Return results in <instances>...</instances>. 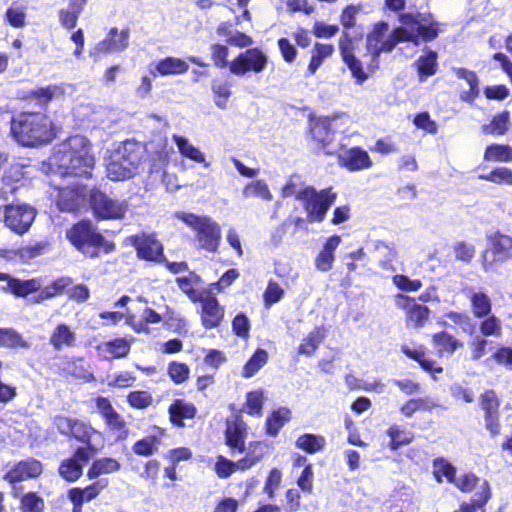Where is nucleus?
Masks as SVG:
<instances>
[{
  "instance_id": "nucleus-1",
  "label": "nucleus",
  "mask_w": 512,
  "mask_h": 512,
  "mask_svg": "<svg viewBox=\"0 0 512 512\" xmlns=\"http://www.w3.org/2000/svg\"><path fill=\"white\" fill-rule=\"evenodd\" d=\"M10 132L17 143L24 147H40L57 137L52 119L41 111H22L10 121Z\"/></svg>"
},
{
  "instance_id": "nucleus-2",
  "label": "nucleus",
  "mask_w": 512,
  "mask_h": 512,
  "mask_svg": "<svg viewBox=\"0 0 512 512\" xmlns=\"http://www.w3.org/2000/svg\"><path fill=\"white\" fill-rule=\"evenodd\" d=\"M57 164L66 175L91 178L95 157L88 138L79 134L68 137L63 149L58 152Z\"/></svg>"
},
{
  "instance_id": "nucleus-3",
  "label": "nucleus",
  "mask_w": 512,
  "mask_h": 512,
  "mask_svg": "<svg viewBox=\"0 0 512 512\" xmlns=\"http://www.w3.org/2000/svg\"><path fill=\"white\" fill-rule=\"evenodd\" d=\"M65 235L69 243L86 258L95 259L116 249V244L108 240L90 219L75 222Z\"/></svg>"
},
{
  "instance_id": "nucleus-4",
  "label": "nucleus",
  "mask_w": 512,
  "mask_h": 512,
  "mask_svg": "<svg viewBox=\"0 0 512 512\" xmlns=\"http://www.w3.org/2000/svg\"><path fill=\"white\" fill-rule=\"evenodd\" d=\"M398 20L401 25L396 27V34L401 43L418 45L420 42H432L442 32V24L430 12H403Z\"/></svg>"
},
{
  "instance_id": "nucleus-5",
  "label": "nucleus",
  "mask_w": 512,
  "mask_h": 512,
  "mask_svg": "<svg viewBox=\"0 0 512 512\" xmlns=\"http://www.w3.org/2000/svg\"><path fill=\"white\" fill-rule=\"evenodd\" d=\"M145 158L143 145L136 140H125L117 148L114 158L107 165V177L124 181L139 173Z\"/></svg>"
},
{
  "instance_id": "nucleus-6",
  "label": "nucleus",
  "mask_w": 512,
  "mask_h": 512,
  "mask_svg": "<svg viewBox=\"0 0 512 512\" xmlns=\"http://www.w3.org/2000/svg\"><path fill=\"white\" fill-rule=\"evenodd\" d=\"M177 219L181 220L194 231L197 248L209 253H216L222 240L221 226L208 215L179 212Z\"/></svg>"
},
{
  "instance_id": "nucleus-7",
  "label": "nucleus",
  "mask_w": 512,
  "mask_h": 512,
  "mask_svg": "<svg viewBox=\"0 0 512 512\" xmlns=\"http://www.w3.org/2000/svg\"><path fill=\"white\" fill-rule=\"evenodd\" d=\"M336 198L337 193L331 186L318 190L309 185L298 190L295 194V199L301 202L307 214L309 224L322 223Z\"/></svg>"
},
{
  "instance_id": "nucleus-8",
  "label": "nucleus",
  "mask_w": 512,
  "mask_h": 512,
  "mask_svg": "<svg viewBox=\"0 0 512 512\" xmlns=\"http://www.w3.org/2000/svg\"><path fill=\"white\" fill-rule=\"evenodd\" d=\"M54 425L61 435L82 444L76 448H88V453L94 455L99 452V448L93 445L92 440L95 435H101V432L94 428L89 421L57 415L54 418Z\"/></svg>"
},
{
  "instance_id": "nucleus-9",
  "label": "nucleus",
  "mask_w": 512,
  "mask_h": 512,
  "mask_svg": "<svg viewBox=\"0 0 512 512\" xmlns=\"http://www.w3.org/2000/svg\"><path fill=\"white\" fill-rule=\"evenodd\" d=\"M487 247L480 254L484 272H496L498 265L512 260V236L496 230L486 235Z\"/></svg>"
},
{
  "instance_id": "nucleus-10",
  "label": "nucleus",
  "mask_w": 512,
  "mask_h": 512,
  "mask_svg": "<svg viewBox=\"0 0 512 512\" xmlns=\"http://www.w3.org/2000/svg\"><path fill=\"white\" fill-rule=\"evenodd\" d=\"M88 204L97 221L122 220L127 212L124 201L110 197L97 186L89 190Z\"/></svg>"
},
{
  "instance_id": "nucleus-11",
  "label": "nucleus",
  "mask_w": 512,
  "mask_h": 512,
  "mask_svg": "<svg viewBox=\"0 0 512 512\" xmlns=\"http://www.w3.org/2000/svg\"><path fill=\"white\" fill-rule=\"evenodd\" d=\"M127 245L134 248L140 261L159 264L165 260V248L156 232H139L129 235L125 240Z\"/></svg>"
},
{
  "instance_id": "nucleus-12",
  "label": "nucleus",
  "mask_w": 512,
  "mask_h": 512,
  "mask_svg": "<svg viewBox=\"0 0 512 512\" xmlns=\"http://www.w3.org/2000/svg\"><path fill=\"white\" fill-rule=\"evenodd\" d=\"M97 412L101 416L107 431L114 436L115 441H124L129 436L128 423L113 407L111 401L104 396L94 399Z\"/></svg>"
},
{
  "instance_id": "nucleus-13",
  "label": "nucleus",
  "mask_w": 512,
  "mask_h": 512,
  "mask_svg": "<svg viewBox=\"0 0 512 512\" xmlns=\"http://www.w3.org/2000/svg\"><path fill=\"white\" fill-rule=\"evenodd\" d=\"M478 405L483 412L485 429L494 438L501 435V399L494 389H486L479 395Z\"/></svg>"
},
{
  "instance_id": "nucleus-14",
  "label": "nucleus",
  "mask_w": 512,
  "mask_h": 512,
  "mask_svg": "<svg viewBox=\"0 0 512 512\" xmlns=\"http://www.w3.org/2000/svg\"><path fill=\"white\" fill-rule=\"evenodd\" d=\"M268 64V56L259 47L248 48L240 52L230 61L229 71L236 76H244L247 73L259 74Z\"/></svg>"
},
{
  "instance_id": "nucleus-15",
  "label": "nucleus",
  "mask_w": 512,
  "mask_h": 512,
  "mask_svg": "<svg viewBox=\"0 0 512 512\" xmlns=\"http://www.w3.org/2000/svg\"><path fill=\"white\" fill-rule=\"evenodd\" d=\"M4 224L17 235H23L31 228L37 211L28 204H8L4 206Z\"/></svg>"
},
{
  "instance_id": "nucleus-16",
  "label": "nucleus",
  "mask_w": 512,
  "mask_h": 512,
  "mask_svg": "<svg viewBox=\"0 0 512 512\" xmlns=\"http://www.w3.org/2000/svg\"><path fill=\"white\" fill-rule=\"evenodd\" d=\"M397 307L404 312L405 324L408 328L421 329L429 322L431 310L428 306L417 302L416 298L398 294Z\"/></svg>"
},
{
  "instance_id": "nucleus-17",
  "label": "nucleus",
  "mask_w": 512,
  "mask_h": 512,
  "mask_svg": "<svg viewBox=\"0 0 512 512\" xmlns=\"http://www.w3.org/2000/svg\"><path fill=\"white\" fill-rule=\"evenodd\" d=\"M388 28L387 22L379 21L373 26L372 31L367 34L366 47L375 60L378 59L381 53H389L393 51L398 43H401L396 34V27L389 37L384 39Z\"/></svg>"
},
{
  "instance_id": "nucleus-18",
  "label": "nucleus",
  "mask_w": 512,
  "mask_h": 512,
  "mask_svg": "<svg viewBox=\"0 0 512 512\" xmlns=\"http://www.w3.org/2000/svg\"><path fill=\"white\" fill-rule=\"evenodd\" d=\"M43 472L44 464L34 457H28L14 463L10 469L3 474L2 479L9 485L14 486L24 481L36 480L41 477Z\"/></svg>"
},
{
  "instance_id": "nucleus-19",
  "label": "nucleus",
  "mask_w": 512,
  "mask_h": 512,
  "mask_svg": "<svg viewBox=\"0 0 512 512\" xmlns=\"http://www.w3.org/2000/svg\"><path fill=\"white\" fill-rule=\"evenodd\" d=\"M309 137L317 151L331 156L333 151L328 147L334 140V131L329 117H311L309 120Z\"/></svg>"
},
{
  "instance_id": "nucleus-20",
  "label": "nucleus",
  "mask_w": 512,
  "mask_h": 512,
  "mask_svg": "<svg viewBox=\"0 0 512 512\" xmlns=\"http://www.w3.org/2000/svg\"><path fill=\"white\" fill-rule=\"evenodd\" d=\"M88 448H75L72 455L63 459L58 466V474L68 483L78 481L83 475L84 466L94 457Z\"/></svg>"
},
{
  "instance_id": "nucleus-21",
  "label": "nucleus",
  "mask_w": 512,
  "mask_h": 512,
  "mask_svg": "<svg viewBox=\"0 0 512 512\" xmlns=\"http://www.w3.org/2000/svg\"><path fill=\"white\" fill-rule=\"evenodd\" d=\"M87 185L76 183L61 187L57 196V207L62 212H78L88 200Z\"/></svg>"
},
{
  "instance_id": "nucleus-22",
  "label": "nucleus",
  "mask_w": 512,
  "mask_h": 512,
  "mask_svg": "<svg viewBox=\"0 0 512 512\" xmlns=\"http://www.w3.org/2000/svg\"><path fill=\"white\" fill-rule=\"evenodd\" d=\"M109 485L107 478L93 480L85 487H73L67 491V498L72 504V512H82L83 505L95 500Z\"/></svg>"
},
{
  "instance_id": "nucleus-23",
  "label": "nucleus",
  "mask_w": 512,
  "mask_h": 512,
  "mask_svg": "<svg viewBox=\"0 0 512 512\" xmlns=\"http://www.w3.org/2000/svg\"><path fill=\"white\" fill-rule=\"evenodd\" d=\"M248 425L241 416L236 415L231 421L226 422L224 430L225 445L232 453H244L246 449V438Z\"/></svg>"
},
{
  "instance_id": "nucleus-24",
  "label": "nucleus",
  "mask_w": 512,
  "mask_h": 512,
  "mask_svg": "<svg viewBox=\"0 0 512 512\" xmlns=\"http://www.w3.org/2000/svg\"><path fill=\"white\" fill-rule=\"evenodd\" d=\"M337 163L340 167L350 171L367 170L374 163L368 152L361 146H353L337 154Z\"/></svg>"
},
{
  "instance_id": "nucleus-25",
  "label": "nucleus",
  "mask_w": 512,
  "mask_h": 512,
  "mask_svg": "<svg viewBox=\"0 0 512 512\" xmlns=\"http://www.w3.org/2000/svg\"><path fill=\"white\" fill-rule=\"evenodd\" d=\"M0 281L6 282L1 290L16 298H26L40 289L39 278L20 279L8 273L0 272Z\"/></svg>"
},
{
  "instance_id": "nucleus-26",
  "label": "nucleus",
  "mask_w": 512,
  "mask_h": 512,
  "mask_svg": "<svg viewBox=\"0 0 512 512\" xmlns=\"http://www.w3.org/2000/svg\"><path fill=\"white\" fill-rule=\"evenodd\" d=\"M400 351L407 358L418 363L419 367L431 376L441 374L444 371V368L438 364L437 361L428 356V349L423 344H419L416 347H410L407 344H402Z\"/></svg>"
},
{
  "instance_id": "nucleus-27",
  "label": "nucleus",
  "mask_w": 512,
  "mask_h": 512,
  "mask_svg": "<svg viewBox=\"0 0 512 512\" xmlns=\"http://www.w3.org/2000/svg\"><path fill=\"white\" fill-rule=\"evenodd\" d=\"M168 418L173 427L184 428L185 420L196 418L198 409L193 402L184 398H175L167 408Z\"/></svg>"
},
{
  "instance_id": "nucleus-28",
  "label": "nucleus",
  "mask_w": 512,
  "mask_h": 512,
  "mask_svg": "<svg viewBox=\"0 0 512 512\" xmlns=\"http://www.w3.org/2000/svg\"><path fill=\"white\" fill-rule=\"evenodd\" d=\"M201 324L205 329H214L218 327L224 318V308L219 304L215 296L208 295L201 297Z\"/></svg>"
},
{
  "instance_id": "nucleus-29",
  "label": "nucleus",
  "mask_w": 512,
  "mask_h": 512,
  "mask_svg": "<svg viewBox=\"0 0 512 512\" xmlns=\"http://www.w3.org/2000/svg\"><path fill=\"white\" fill-rule=\"evenodd\" d=\"M129 29H123L120 33L116 27L111 28L107 36L95 46V54L105 55L111 52H120L128 47Z\"/></svg>"
},
{
  "instance_id": "nucleus-30",
  "label": "nucleus",
  "mask_w": 512,
  "mask_h": 512,
  "mask_svg": "<svg viewBox=\"0 0 512 512\" xmlns=\"http://www.w3.org/2000/svg\"><path fill=\"white\" fill-rule=\"evenodd\" d=\"M95 349L104 359H121L129 355L131 342L124 337H117L109 341L101 342Z\"/></svg>"
},
{
  "instance_id": "nucleus-31",
  "label": "nucleus",
  "mask_w": 512,
  "mask_h": 512,
  "mask_svg": "<svg viewBox=\"0 0 512 512\" xmlns=\"http://www.w3.org/2000/svg\"><path fill=\"white\" fill-rule=\"evenodd\" d=\"M341 243L339 235L329 236L322 245L321 250L316 255L314 264L317 270L327 272L332 269L335 261V251Z\"/></svg>"
},
{
  "instance_id": "nucleus-32",
  "label": "nucleus",
  "mask_w": 512,
  "mask_h": 512,
  "mask_svg": "<svg viewBox=\"0 0 512 512\" xmlns=\"http://www.w3.org/2000/svg\"><path fill=\"white\" fill-rule=\"evenodd\" d=\"M452 72L458 79L465 80L469 85L468 90L460 93V100L468 104H473L480 94L479 78L477 73L464 67H453Z\"/></svg>"
},
{
  "instance_id": "nucleus-33",
  "label": "nucleus",
  "mask_w": 512,
  "mask_h": 512,
  "mask_svg": "<svg viewBox=\"0 0 512 512\" xmlns=\"http://www.w3.org/2000/svg\"><path fill=\"white\" fill-rule=\"evenodd\" d=\"M65 95L63 84H50L29 90L24 95L25 100L34 101L41 107H46L52 100Z\"/></svg>"
},
{
  "instance_id": "nucleus-34",
  "label": "nucleus",
  "mask_w": 512,
  "mask_h": 512,
  "mask_svg": "<svg viewBox=\"0 0 512 512\" xmlns=\"http://www.w3.org/2000/svg\"><path fill=\"white\" fill-rule=\"evenodd\" d=\"M141 317L142 319H138L134 313L129 311L126 313V324L138 334H149L150 328L148 324H157L162 321V316L151 307H145Z\"/></svg>"
},
{
  "instance_id": "nucleus-35",
  "label": "nucleus",
  "mask_w": 512,
  "mask_h": 512,
  "mask_svg": "<svg viewBox=\"0 0 512 512\" xmlns=\"http://www.w3.org/2000/svg\"><path fill=\"white\" fill-rule=\"evenodd\" d=\"M152 429L156 434L139 439L132 445V451L135 455L149 457L158 451L161 439L166 436V429L159 426H153Z\"/></svg>"
},
{
  "instance_id": "nucleus-36",
  "label": "nucleus",
  "mask_w": 512,
  "mask_h": 512,
  "mask_svg": "<svg viewBox=\"0 0 512 512\" xmlns=\"http://www.w3.org/2000/svg\"><path fill=\"white\" fill-rule=\"evenodd\" d=\"M49 344L55 351L74 347L76 345V333L68 324L59 323L50 334Z\"/></svg>"
},
{
  "instance_id": "nucleus-37",
  "label": "nucleus",
  "mask_w": 512,
  "mask_h": 512,
  "mask_svg": "<svg viewBox=\"0 0 512 512\" xmlns=\"http://www.w3.org/2000/svg\"><path fill=\"white\" fill-rule=\"evenodd\" d=\"M268 453V445L265 441H250L245 449V455L238 459L240 471H245L260 462Z\"/></svg>"
},
{
  "instance_id": "nucleus-38",
  "label": "nucleus",
  "mask_w": 512,
  "mask_h": 512,
  "mask_svg": "<svg viewBox=\"0 0 512 512\" xmlns=\"http://www.w3.org/2000/svg\"><path fill=\"white\" fill-rule=\"evenodd\" d=\"M121 463L112 457H101L94 459L86 472L89 480L101 479V475L116 473L121 469Z\"/></svg>"
},
{
  "instance_id": "nucleus-39",
  "label": "nucleus",
  "mask_w": 512,
  "mask_h": 512,
  "mask_svg": "<svg viewBox=\"0 0 512 512\" xmlns=\"http://www.w3.org/2000/svg\"><path fill=\"white\" fill-rule=\"evenodd\" d=\"M291 418L292 412L287 407L282 406L273 410L265 420V433L270 437H276Z\"/></svg>"
},
{
  "instance_id": "nucleus-40",
  "label": "nucleus",
  "mask_w": 512,
  "mask_h": 512,
  "mask_svg": "<svg viewBox=\"0 0 512 512\" xmlns=\"http://www.w3.org/2000/svg\"><path fill=\"white\" fill-rule=\"evenodd\" d=\"M189 70V64L182 58L167 56L155 65L154 76L182 75Z\"/></svg>"
},
{
  "instance_id": "nucleus-41",
  "label": "nucleus",
  "mask_w": 512,
  "mask_h": 512,
  "mask_svg": "<svg viewBox=\"0 0 512 512\" xmlns=\"http://www.w3.org/2000/svg\"><path fill=\"white\" fill-rule=\"evenodd\" d=\"M440 405L428 396L408 398L399 408L400 413L411 418L417 412H432Z\"/></svg>"
},
{
  "instance_id": "nucleus-42",
  "label": "nucleus",
  "mask_w": 512,
  "mask_h": 512,
  "mask_svg": "<svg viewBox=\"0 0 512 512\" xmlns=\"http://www.w3.org/2000/svg\"><path fill=\"white\" fill-rule=\"evenodd\" d=\"M335 51L332 43L315 42L311 50L310 60L306 70V76H313L324 60L331 57Z\"/></svg>"
},
{
  "instance_id": "nucleus-43",
  "label": "nucleus",
  "mask_w": 512,
  "mask_h": 512,
  "mask_svg": "<svg viewBox=\"0 0 512 512\" xmlns=\"http://www.w3.org/2000/svg\"><path fill=\"white\" fill-rule=\"evenodd\" d=\"M415 67L420 81L426 80L436 74L438 69V54L436 51L428 49L420 55L415 61Z\"/></svg>"
},
{
  "instance_id": "nucleus-44",
  "label": "nucleus",
  "mask_w": 512,
  "mask_h": 512,
  "mask_svg": "<svg viewBox=\"0 0 512 512\" xmlns=\"http://www.w3.org/2000/svg\"><path fill=\"white\" fill-rule=\"evenodd\" d=\"M432 344L437 348V354L452 355L457 349L463 347V343L447 331H439L431 336Z\"/></svg>"
},
{
  "instance_id": "nucleus-45",
  "label": "nucleus",
  "mask_w": 512,
  "mask_h": 512,
  "mask_svg": "<svg viewBox=\"0 0 512 512\" xmlns=\"http://www.w3.org/2000/svg\"><path fill=\"white\" fill-rule=\"evenodd\" d=\"M326 329L324 326H317L303 338L298 346L297 352L300 355L312 356L317 351L320 344L325 340Z\"/></svg>"
},
{
  "instance_id": "nucleus-46",
  "label": "nucleus",
  "mask_w": 512,
  "mask_h": 512,
  "mask_svg": "<svg viewBox=\"0 0 512 512\" xmlns=\"http://www.w3.org/2000/svg\"><path fill=\"white\" fill-rule=\"evenodd\" d=\"M295 446L305 453L313 455L324 450L326 439L323 435L303 433L296 438Z\"/></svg>"
},
{
  "instance_id": "nucleus-47",
  "label": "nucleus",
  "mask_w": 512,
  "mask_h": 512,
  "mask_svg": "<svg viewBox=\"0 0 512 512\" xmlns=\"http://www.w3.org/2000/svg\"><path fill=\"white\" fill-rule=\"evenodd\" d=\"M385 433L389 437L388 447L392 451H396L402 446L409 445L415 438L413 432L404 429L398 424L390 425Z\"/></svg>"
},
{
  "instance_id": "nucleus-48",
  "label": "nucleus",
  "mask_w": 512,
  "mask_h": 512,
  "mask_svg": "<svg viewBox=\"0 0 512 512\" xmlns=\"http://www.w3.org/2000/svg\"><path fill=\"white\" fill-rule=\"evenodd\" d=\"M483 158L490 162H512V146L503 143H492L486 146Z\"/></svg>"
},
{
  "instance_id": "nucleus-49",
  "label": "nucleus",
  "mask_w": 512,
  "mask_h": 512,
  "mask_svg": "<svg viewBox=\"0 0 512 512\" xmlns=\"http://www.w3.org/2000/svg\"><path fill=\"white\" fill-rule=\"evenodd\" d=\"M469 301L475 318L482 319L491 314L492 302L486 293L482 291L472 292Z\"/></svg>"
},
{
  "instance_id": "nucleus-50",
  "label": "nucleus",
  "mask_w": 512,
  "mask_h": 512,
  "mask_svg": "<svg viewBox=\"0 0 512 512\" xmlns=\"http://www.w3.org/2000/svg\"><path fill=\"white\" fill-rule=\"evenodd\" d=\"M0 347L9 349L30 347V343L14 328H0Z\"/></svg>"
},
{
  "instance_id": "nucleus-51",
  "label": "nucleus",
  "mask_w": 512,
  "mask_h": 512,
  "mask_svg": "<svg viewBox=\"0 0 512 512\" xmlns=\"http://www.w3.org/2000/svg\"><path fill=\"white\" fill-rule=\"evenodd\" d=\"M201 282V277L194 271H190L188 276L176 278L178 288L187 295V297L194 303L201 300L200 293L194 287L195 284Z\"/></svg>"
},
{
  "instance_id": "nucleus-52",
  "label": "nucleus",
  "mask_w": 512,
  "mask_h": 512,
  "mask_svg": "<svg viewBox=\"0 0 512 512\" xmlns=\"http://www.w3.org/2000/svg\"><path fill=\"white\" fill-rule=\"evenodd\" d=\"M509 116L508 110L494 115L489 124L482 126L483 133L497 136L504 135L509 129Z\"/></svg>"
},
{
  "instance_id": "nucleus-53",
  "label": "nucleus",
  "mask_w": 512,
  "mask_h": 512,
  "mask_svg": "<svg viewBox=\"0 0 512 512\" xmlns=\"http://www.w3.org/2000/svg\"><path fill=\"white\" fill-rule=\"evenodd\" d=\"M433 476L438 483H442L443 478L451 483L456 477V468L447 459L437 457L432 462Z\"/></svg>"
},
{
  "instance_id": "nucleus-54",
  "label": "nucleus",
  "mask_w": 512,
  "mask_h": 512,
  "mask_svg": "<svg viewBox=\"0 0 512 512\" xmlns=\"http://www.w3.org/2000/svg\"><path fill=\"white\" fill-rule=\"evenodd\" d=\"M20 512H45V500L36 491H28L19 498Z\"/></svg>"
},
{
  "instance_id": "nucleus-55",
  "label": "nucleus",
  "mask_w": 512,
  "mask_h": 512,
  "mask_svg": "<svg viewBox=\"0 0 512 512\" xmlns=\"http://www.w3.org/2000/svg\"><path fill=\"white\" fill-rule=\"evenodd\" d=\"M265 396L262 389L252 390L246 393L244 411L250 416L260 417L263 413Z\"/></svg>"
},
{
  "instance_id": "nucleus-56",
  "label": "nucleus",
  "mask_w": 512,
  "mask_h": 512,
  "mask_svg": "<svg viewBox=\"0 0 512 512\" xmlns=\"http://www.w3.org/2000/svg\"><path fill=\"white\" fill-rule=\"evenodd\" d=\"M26 7L18 4V2H13L6 10L4 19L5 22L16 29H21L26 26Z\"/></svg>"
},
{
  "instance_id": "nucleus-57",
  "label": "nucleus",
  "mask_w": 512,
  "mask_h": 512,
  "mask_svg": "<svg viewBox=\"0 0 512 512\" xmlns=\"http://www.w3.org/2000/svg\"><path fill=\"white\" fill-rule=\"evenodd\" d=\"M268 361V353L266 350L258 348L244 364L242 376L250 378L254 376Z\"/></svg>"
},
{
  "instance_id": "nucleus-58",
  "label": "nucleus",
  "mask_w": 512,
  "mask_h": 512,
  "mask_svg": "<svg viewBox=\"0 0 512 512\" xmlns=\"http://www.w3.org/2000/svg\"><path fill=\"white\" fill-rule=\"evenodd\" d=\"M190 367L181 361H170L167 364V375L175 385H182L190 378Z\"/></svg>"
},
{
  "instance_id": "nucleus-59",
  "label": "nucleus",
  "mask_w": 512,
  "mask_h": 512,
  "mask_svg": "<svg viewBox=\"0 0 512 512\" xmlns=\"http://www.w3.org/2000/svg\"><path fill=\"white\" fill-rule=\"evenodd\" d=\"M173 140L178 147L179 152L186 158L193 160L197 163H204V154L194 145H192L187 138L181 135H173Z\"/></svg>"
},
{
  "instance_id": "nucleus-60",
  "label": "nucleus",
  "mask_w": 512,
  "mask_h": 512,
  "mask_svg": "<svg viewBox=\"0 0 512 512\" xmlns=\"http://www.w3.org/2000/svg\"><path fill=\"white\" fill-rule=\"evenodd\" d=\"M242 192L246 198L257 197L267 202L273 199L268 185L263 180H255L247 183Z\"/></svg>"
},
{
  "instance_id": "nucleus-61",
  "label": "nucleus",
  "mask_w": 512,
  "mask_h": 512,
  "mask_svg": "<svg viewBox=\"0 0 512 512\" xmlns=\"http://www.w3.org/2000/svg\"><path fill=\"white\" fill-rule=\"evenodd\" d=\"M211 90L214 95V103L220 109L227 107V102L232 95L231 85L228 81L213 80Z\"/></svg>"
},
{
  "instance_id": "nucleus-62",
  "label": "nucleus",
  "mask_w": 512,
  "mask_h": 512,
  "mask_svg": "<svg viewBox=\"0 0 512 512\" xmlns=\"http://www.w3.org/2000/svg\"><path fill=\"white\" fill-rule=\"evenodd\" d=\"M49 247L50 243L47 240L37 241L19 247L17 254L22 260L29 261L43 255Z\"/></svg>"
},
{
  "instance_id": "nucleus-63",
  "label": "nucleus",
  "mask_w": 512,
  "mask_h": 512,
  "mask_svg": "<svg viewBox=\"0 0 512 512\" xmlns=\"http://www.w3.org/2000/svg\"><path fill=\"white\" fill-rule=\"evenodd\" d=\"M238 470L240 471L239 460L234 462L223 455L216 457L214 472L218 478L227 479Z\"/></svg>"
},
{
  "instance_id": "nucleus-64",
  "label": "nucleus",
  "mask_w": 512,
  "mask_h": 512,
  "mask_svg": "<svg viewBox=\"0 0 512 512\" xmlns=\"http://www.w3.org/2000/svg\"><path fill=\"white\" fill-rule=\"evenodd\" d=\"M478 178L498 185H512V169L508 167H496L486 174H480Z\"/></svg>"
}]
</instances>
